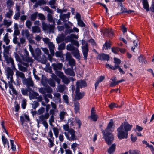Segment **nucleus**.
I'll use <instances>...</instances> for the list:
<instances>
[{
  "mask_svg": "<svg viewBox=\"0 0 154 154\" xmlns=\"http://www.w3.org/2000/svg\"><path fill=\"white\" fill-rule=\"evenodd\" d=\"M67 114L66 112L63 111L61 112L59 114L60 119L63 120L65 116H67Z\"/></svg>",
  "mask_w": 154,
  "mask_h": 154,
  "instance_id": "7c9ffc66",
  "label": "nucleus"
},
{
  "mask_svg": "<svg viewBox=\"0 0 154 154\" xmlns=\"http://www.w3.org/2000/svg\"><path fill=\"white\" fill-rule=\"evenodd\" d=\"M77 87L79 89V88H82L83 87L86 86V84L85 81L80 80L77 81L76 82Z\"/></svg>",
  "mask_w": 154,
  "mask_h": 154,
  "instance_id": "4468645a",
  "label": "nucleus"
},
{
  "mask_svg": "<svg viewBox=\"0 0 154 154\" xmlns=\"http://www.w3.org/2000/svg\"><path fill=\"white\" fill-rule=\"evenodd\" d=\"M16 75L17 77H20L22 79H24L25 78L24 74L23 73L19 71L16 69Z\"/></svg>",
  "mask_w": 154,
  "mask_h": 154,
  "instance_id": "5701e85b",
  "label": "nucleus"
},
{
  "mask_svg": "<svg viewBox=\"0 0 154 154\" xmlns=\"http://www.w3.org/2000/svg\"><path fill=\"white\" fill-rule=\"evenodd\" d=\"M119 51V48H118L114 47L112 48V51L114 53L117 54Z\"/></svg>",
  "mask_w": 154,
  "mask_h": 154,
  "instance_id": "4d7b16f0",
  "label": "nucleus"
},
{
  "mask_svg": "<svg viewBox=\"0 0 154 154\" xmlns=\"http://www.w3.org/2000/svg\"><path fill=\"white\" fill-rule=\"evenodd\" d=\"M48 138H51V139H54V138L53 137V134L51 131V130L50 131L48 132Z\"/></svg>",
  "mask_w": 154,
  "mask_h": 154,
  "instance_id": "13d9d810",
  "label": "nucleus"
},
{
  "mask_svg": "<svg viewBox=\"0 0 154 154\" xmlns=\"http://www.w3.org/2000/svg\"><path fill=\"white\" fill-rule=\"evenodd\" d=\"M54 118L53 115L51 116L49 120V123L51 126H52V122H54Z\"/></svg>",
  "mask_w": 154,
  "mask_h": 154,
  "instance_id": "052dcab7",
  "label": "nucleus"
},
{
  "mask_svg": "<svg viewBox=\"0 0 154 154\" xmlns=\"http://www.w3.org/2000/svg\"><path fill=\"white\" fill-rule=\"evenodd\" d=\"M139 151L137 150H130L128 151L125 152L124 154H137L139 153Z\"/></svg>",
  "mask_w": 154,
  "mask_h": 154,
  "instance_id": "bb28decb",
  "label": "nucleus"
},
{
  "mask_svg": "<svg viewBox=\"0 0 154 154\" xmlns=\"http://www.w3.org/2000/svg\"><path fill=\"white\" fill-rule=\"evenodd\" d=\"M73 39H72L70 35L67 36L65 37V41L66 42H71L72 43L73 42Z\"/></svg>",
  "mask_w": 154,
  "mask_h": 154,
  "instance_id": "a18cd8bd",
  "label": "nucleus"
},
{
  "mask_svg": "<svg viewBox=\"0 0 154 154\" xmlns=\"http://www.w3.org/2000/svg\"><path fill=\"white\" fill-rule=\"evenodd\" d=\"M114 125L112 119H111L105 130H102V132L103 137L107 143L111 144L113 142L114 139L113 135L111 132L114 130Z\"/></svg>",
  "mask_w": 154,
  "mask_h": 154,
  "instance_id": "f03ea898",
  "label": "nucleus"
},
{
  "mask_svg": "<svg viewBox=\"0 0 154 154\" xmlns=\"http://www.w3.org/2000/svg\"><path fill=\"white\" fill-rule=\"evenodd\" d=\"M70 15V13L69 12L68 13L66 14H63L60 15V18L63 21H65V20L67 19H69Z\"/></svg>",
  "mask_w": 154,
  "mask_h": 154,
  "instance_id": "6ab92c4d",
  "label": "nucleus"
},
{
  "mask_svg": "<svg viewBox=\"0 0 154 154\" xmlns=\"http://www.w3.org/2000/svg\"><path fill=\"white\" fill-rule=\"evenodd\" d=\"M18 69L20 70L23 72H26L27 70V67H24L20 64H18Z\"/></svg>",
  "mask_w": 154,
  "mask_h": 154,
  "instance_id": "2f4dec72",
  "label": "nucleus"
},
{
  "mask_svg": "<svg viewBox=\"0 0 154 154\" xmlns=\"http://www.w3.org/2000/svg\"><path fill=\"white\" fill-rule=\"evenodd\" d=\"M49 116V114L48 112H47L44 115H42L39 116V119H37V121L38 123L40 122L45 121V119H47Z\"/></svg>",
  "mask_w": 154,
  "mask_h": 154,
  "instance_id": "1a4fd4ad",
  "label": "nucleus"
},
{
  "mask_svg": "<svg viewBox=\"0 0 154 154\" xmlns=\"http://www.w3.org/2000/svg\"><path fill=\"white\" fill-rule=\"evenodd\" d=\"M65 44L64 43H62L58 46V49L59 50H61L64 49L65 48Z\"/></svg>",
  "mask_w": 154,
  "mask_h": 154,
  "instance_id": "8fccbe9b",
  "label": "nucleus"
},
{
  "mask_svg": "<svg viewBox=\"0 0 154 154\" xmlns=\"http://www.w3.org/2000/svg\"><path fill=\"white\" fill-rule=\"evenodd\" d=\"M66 89V87L63 85H59L57 87V91L60 92H63Z\"/></svg>",
  "mask_w": 154,
  "mask_h": 154,
  "instance_id": "412c9836",
  "label": "nucleus"
},
{
  "mask_svg": "<svg viewBox=\"0 0 154 154\" xmlns=\"http://www.w3.org/2000/svg\"><path fill=\"white\" fill-rule=\"evenodd\" d=\"M75 48H75L74 46L71 44H68L66 46V49L69 51H72Z\"/></svg>",
  "mask_w": 154,
  "mask_h": 154,
  "instance_id": "72a5a7b5",
  "label": "nucleus"
},
{
  "mask_svg": "<svg viewBox=\"0 0 154 154\" xmlns=\"http://www.w3.org/2000/svg\"><path fill=\"white\" fill-rule=\"evenodd\" d=\"M32 32L33 33H39L41 32L40 28L37 26L32 27Z\"/></svg>",
  "mask_w": 154,
  "mask_h": 154,
  "instance_id": "b1692460",
  "label": "nucleus"
},
{
  "mask_svg": "<svg viewBox=\"0 0 154 154\" xmlns=\"http://www.w3.org/2000/svg\"><path fill=\"white\" fill-rule=\"evenodd\" d=\"M38 93L33 92L32 94H29V97L30 99H33L35 98V97L38 96Z\"/></svg>",
  "mask_w": 154,
  "mask_h": 154,
  "instance_id": "f704fd0d",
  "label": "nucleus"
},
{
  "mask_svg": "<svg viewBox=\"0 0 154 154\" xmlns=\"http://www.w3.org/2000/svg\"><path fill=\"white\" fill-rule=\"evenodd\" d=\"M63 99L64 100V102L67 104H68V96L66 95H64L63 96Z\"/></svg>",
  "mask_w": 154,
  "mask_h": 154,
  "instance_id": "6e6d98bb",
  "label": "nucleus"
},
{
  "mask_svg": "<svg viewBox=\"0 0 154 154\" xmlns=\"http://www.w3.org/2000/svg\"><path fill=\"white\" fill-rule=\"evenodd\" d=\"M39 103L37 101H34L32 104V108L34 109H35L38 106Z\"/></svg>",
  "mask_w": 154,
  "mask_h": 154,
  "instance_id": "603ef678",
  "label": "nucleus"
},
{
  "mask_svg": "<svg viewBox=\"0 0 154 154\" xmlns=\"http://www.w3.org/2000/svg\"><path fill=\"white\" fill-rule=\"evenodd\" d=\"M48 45L49 49H54V45L52 42H50Z\"/></svg>",
  "mask_w": 154,
  "mask_h": 154,
  "instance_id": "338daca9",
  "label": "nucleus"
},
{
  "mask_svg": "<svg viewBox=\"0 0 154 154\" xmlns=\"http://www.w3.org/2000/svg\"><path fill=\"white\" fill-rule=\"evenodd\" d=\"M131 38L134 39L133 41V44L134 45V47L133 46L131 48V50L134 51V49L136 47H137V40L136 39V37L134 35H132L131 36Z\"/></svg>",
  "mask_w": 154,
  "mask_h": 154,
  "instance_id": "ddd939ff",
  "label": "nucleus"
},
{
  "mask_svg": "<svg viewBox=\"0 0 154 154\" xmlns=\"http://www.w3.org/2000/svg\"><path fill=\"white\" fill-rule=\"evenodd\" d=\"M56 2V0H51L49 2V4L51 5V8H54L55 7L54 5L55 4Z\"/></svg>",
  "mask_w": 154,
  "mask_h": 154,
  "instance_id": "49530a36",
  "label": "nucleus"
},
{
  "mask_svg": "<svg viewBox=\"0 0 154 154\" xmlns=\"http://www.w3.org/2000/svg\"><path fill=\"white\" fill-rule=\"evenodd\" d=\"M143 129V128L142 127L139 125H137L135 131L136 132L138 131V132H140V131H142Z\"/></svg>",
  "mask_w": 154,
  "mask_h": 154,
  "instance_id": "0e129e2a",
  "label": "nucleus"
},
{
  "mask_svg": "<svg viewBox=\"0 0 154 154\" xmlns=\"http://www.w3.org/2000/svg\"><path fill=\"white\" fill-rule=\"evenodd\" d=\"M105 32L108 33L110 36H112L113 35V31L111 29H106Z\"/></svg>",
  "mask_w": 154,
  "mask_h": 154,
  "instance_id": "864d4df0",
  "label": "nucleus"
},
{
  "mask_svg": "<svg viewBox=\"0 0 154 154\" xmlns=\"http://www.w3.org/2000/svg\"><path fill=\"white\" fill-rule=\"evenodd\" d=\"M3 40L6 45H8L9 44L10 40L9 39L8 37V33H6L4 36L3 38Z\"/></svg>",
  "mask_w": 154,
  "mask_h": 154,
  "instance_id": "c756f323",
  "label": "nucleus"
},
{
  "mask_svg": "<svg viewBox=\"0 0 154 154\" xmlns=\"http://www.w3.org/2000/svg\"><path fill=\"white\" fill-rule=\"evenodd\" d=\"M2 139L5 147H7L8 148H9V145L8 141L4 136H2Z\"/></svg>",
  "mask_w": 154,
  "mask_h": 154,
  "instance_id": "2eb2a0df",
  "label": "nucleus"
},
{
  "mask_svg": "<svg viewBox=\"0 0 154 154\" xmlns=\"http://www.w3.org/2000/svg\"><path fill=\"white\" fill-rule=\"evenodd\" d=\"M74 109L76 113L79 112V104L78 102L74 103Z\"/></svg>",
  "mask_w": 154,
  "mask_h": 154,
  "instance_id": "c85d7f7f",
  "label": "nucleus"
},
{
  "mask_svg": "<svg viewBox=\"0 0 154 154\" xmlns=\"http://www.w3.org/2000/svg\"><path fill=\"white\" fill-rule=\"evenodd\" d=\"M103 49L105 50L108 49L110 48V45L109 43L106 41L105 43L103 45Z\"/></svg>",
  "mask_w": 154,
  "mask_h": 154,
  "instance_id": "4c0bfd02",
  "label": "nucleus"
},
{
  "mask_svg": "<svg viewBox=\"0 0 154 154\" xmlns=\"http://www.w3.org/2000/svg\"><path fill=\"white\" fill-rule=\"evenodd\" d=\"M72 54L77 59L79 60L80 59V56L79 55V51L78 49L76 48L72 51Z\"/></svg>",
  "mask_w": 154,
  "mask_h": 154,
  "instance_id": "dca6fc26",
  "label": "nucleus"
},
{
  "mask_svg": "<svg viewBox=\"0 0 154 154\" xmlns=\"http://www.w3.org/2000/svg\"><path fill=\"white\" fill-rule=\"evenodd\" d=\"M65 37L63 34H60L59 36L57 37L56 38V41L57 43H59L65 40Z\"/></svg>",
  "mask_w": 154,
  "mask_h": 154,
  "instance_id": "f3484780",
  "label": "nucleus"
},
{
  "mask_svg": "<svg viewBox=\"0 0 154 154\" xmlns=\"http://www.w3.org/2000/svg\"><path fill=\"white\" fill-rule=\"evenodd\" d=\"M3 47L4 49V56H5V55H7L6 54H8L9 52V50L10 48V45L5 46L4 45H3Z\"/></svg>",
  "mask_w": 154,
  "mask_h": 154,
  "instance_id": "4be33fe9",
  "label": "nucleus"
},
{
  "mask_svg": "<svg viewBox=\"0 0 154 154\" xmlns=\"http://www.w3.org/2000/svg\"><path fill=\"white\" fill-rule=\"evenodd\" d=\"M13 15V11L11 10L10 9L8 12H7L5 15V16L6 17L10 18Z\"/></svg>",
  "mask_w": 154,
  "mask_h": 154,
  "instance_id": "37998d69",
  "label": "nucleus"
},
{
  "mask_svg": "<svg viewBox=\"0 0 154 154\" xmlns=\"http://www.w3.org/2000/svg\"><path fill=\"white\" fill-rule=\"evenodd\" d=\"M48 20L50 22H52L53 19L51 14L50 13L48 14L47 15Z\"/></svg>",
  "mask_w": 154,
  "mask_h": 154,
  "instance_id": "bf43d9fd",
  "label": "nucleus"
},
{
  "mask_svg": "<svg viewBox=\"0 0 154 154\" xmlns=\"http://www.w3.org/2000/svg\"><path fill=\"white\" fill-rule=\"evenodd\" d=\"M53 130L55 136L56 137H57L59 132V129L57 128L54 127L53 128Z\"/></svg>",
  "mask_w": 154,
  "mask_h": 154,
  "instance_id": "e433bc0d",
  "label": "nucleus"
},
{
  "mask_svg": "<svg viewBox=\"0 0 154 154\" xmlns=\"http://www.w3.org/2000/svg\"><path fill=\"white\" fill-rule=\"evenodd\" d=\"M48 140L49 142V147L50 148L52 147L53 146L54 144L53 143L54 139L48 138Z\"/></svg>",
  "mask_w": 154,
  "mask_h": 154,
  "instance_id": "680f3d73",
  "label": "nucleus"
},
{
  "mask_svg": "<svg viewBox=\"0 0 154 154\" xmlns=\"http://www.w3.org/2000/svg\"><path fill=\"white\" fill-rule=\"evenodd\" d=\"M116 147V145L115 144H112L110 147L108 149V153H113L115 150Z\"/></svg>",
  "mask_w": 154,
  "mask_h": 154,
  "instance_id": "393cba45",
  "label": "nucleus"
},
{
  "mask_svg": "<svg viewBox=\"0 0 154 154\" xmlns=\"http://www.w3.org/2000/svg\"><path fill=\"white\" fill-rule=\"evenodd\" d=\"M55 55L57 57H62L63 56V54L61 51H57L55 53Z\"/></svg>",
  "mask_w": 154,
  "mask_h": 154,
  "instance_id": "774afa93",
  "label": "nucleus"
},
{
  "mask_svg": "<svg viewBox=\"0 0 154 154\" xmlns=\"http://www.w3.org/2000/svg\"><path fill=\"white\" fill-rule=\"evenodd\" d=\"M21 33L23 36H26V37L29 34L28 30L26 29L22 30Z\"/></svg>",
  "mask_w": 154,
  "mask_h": 154,
  "instance_id": "473e14b6",
  "label": "nucleus"
},
{
  "mask_svg": "<svg viewBox=\"0 0 154 154\" xmlns=\"http://www.w3.org/2000/svg\"><path fill=\"white\" fill-rule=\"evenodd\" d=\"M61 79L62 82L65 84H67L70 82V81L68 78L65 76H64Z\"/></svg>",
  "mask_w": 154,
  "mask_h": 154,
  "instance_id": "58836bf2",
  "label": "nucleus"
},
{
  "mask_svg": "<svg viewBox=\"0 0 154 154\" xmlns=\"http://www.w3.org/2000/svg\"><path fill=\"white\" fill-rule=\"evenodd\" d=\"M52 66L53 67V69L55 72L57 71L58 70H61L62 69L63 64L61 63H53L52 64Z\"/></svg>",
  "mask_w": 154,
  "mask_h": 154,
  "instance_id": "9d476101",
  "label": "nucleus"
},
{
  "mask_svg": "<svg viewBox=\"0 0 154 154\" xmlns=\"http://www.w3.org/2000/svg\"><path fill=\"white\" fill-rule=\"evenodd\" d=\"M38 12H35L32 14L31 16V20L32 21H34L36 18L37 16Z\"/></svg>",
  "mask_w": 154,
  "mask_h": 154,
  "instance_id": "ea45409f",
  "label": "nucleus"
},
{
  "mask_svg": "<svg viewBox=\"0 0 154 154\" xmlns=\"http://www.w3.org/2000/svg\"><path fill=\"white\" fill-rule=\"evenodd\" d=\"M79 91V89L78 88H76L75 91V98L78 100H79L82 98L84 95V93H81Z\"/></svg>",
  "mask_w": 154,
  "mask_h": 154,
  "instance_id": "f8f14e48",
  "label": "nucleus"
},
{
  "mask_svg": "<svg viewBox=\"0 0 154 154\" xmlns=\"http://www.w3.org/2000/svg\"><path fill=\"white\" fill-rule=\"evenodd\" d=\"M109 106L110 109H112L116 107H120L121 106H119L118 105H117L115 103H111L110 104H109Z\"/></svg>",
  "mask_w": 154,
  "mask_h": 154,
  "instance_id": "c03bdc74",
  "label": "nucleus"
},
{
  "mask_svg": "<svg viewBox=\"0 0 154 154\" xmlns=\"http://www.w3.org/2000/svg\"><path fill=\"white\" fill-rule=\"evenodd\" d=\"M14 55L17 61L21 63H22L24 62H22V61H23L22 58H20L19 55L16 53H14Z\"/></svg>",
  "mask_w": 154,
  "mask_h": 154,
  "instance_id": "a878e982",
  "label": "nucleus"
},
{
  "mask_svg": "<svg viewBox=\"0 0 154 154\" xmlns=\"http://www.w3.org/2000/svg\"><path fill=\"white\" fill-rule=\"evenodd\" d=\"M94 121H96L98 118V116L96 114L95 111L94 107L92 108L91 111V116L89 117Z\"/></svg>",
  "mask_w": 154,
  "mask_h": 154,
  "instance_id": "6e6552de",
  "label": "nucleus"
},
{
  "mask_svg": "<svg viewBox=\"0 0 154 154\" xmlns=\"http://www.w3.org/2000/svg\"><path fill=\"white\" fill-rule=\"evenodd\" d=\"M55 73L61 79L65 76L63 73L61 71H57L55 72Z\"/></svg>",
  "mask_w": 154,
  "mask_h": 154,
  "instance_id": "de8ad7c7",
  "label": "nucleus"
},
{
  "mask_svg": "<svg viewBox=\"0 0 154 154\" xmlns=\"http://www.w3.org/2000/svg\"><path fill=\"white\" fill-rule=\"evenodd\" d=\"M143 4L144 8L146 9L147 11H149V6L147 0H143Z\"/></svg>",
  "mask_w": 154,
  "mask_h": 154,
  "instance_id": "cd10ccee",
  "label": "nucleus"
},
{
  "mask_svg": "<svg viewBox=\"0 0 154 154\" xmlns=\"http://www.w3.org/2000/svg\"><path fill=\"white\" fill-rule=\"evenodd\" d=\"M82 44L83 45V46L82 47V51L84 56V58L85 60H86L87 59L88 51V45L87 43L84 41H82Z\"/></svg>",
  "mask_w": 154,
  "mask_h": 154,
  "instance_id": "39448f33",
  "label": "nucleus"
},
{
  "mask_svg": "<svg viewBox=\"0 0 154 154\" xmlns=\"http://www.w3.org/2000/svg\"><path fill=\"white\" fill-rule=\"evenodd\" d=\"M24 51L25 55H22L21 57L22 58L23 61L26 62H23L22 63V64L27 67L29 66V63H33V60L31 57H29V53L27 49L25 48Z\"/></svg>",
  "mask_w": 154,
  "mask_h": 154,
  "instance_id": "7ed1b4c3",
  "label": "nucleus"
},
{
  "mask_svg": "<svg viewBox=\"0 0 154 154\" xmlns=\"http://www.w3.org/2000/svg\"><path fill=\"white\" fill-rule=\"evenodd\" d=\"M24 83L27 86H32L33 82L32 79L30 78L26 79L24 80Z\"/></svg>",
  "mask_w": 154,
  "mask_h": 154,
  "instance_id": "a211bd4d",
  "label": "nucleus"
},
{
  "mask_svg": "<svg viewBox=\"0 0 154 154\" xmlns=\"http://www.w3.org/2000/svg\"><path fill=\"white\" fill-rule=\"evenodd\" d=\"M3 23L4 24V25L7 26L8 27L11 24L12 22L5 19L4 20Z\"/></svg>",
  "mask_w": 154,
  "mask_h": 154,
  "instance_id": "a19ab883",
  "label": "nucleus"
},
{
  "mask_svg": "<svg viewBox=\"0 0 154 154\" xmlns=\"http://www.w3.org/2000/svg\"><path fill=\"white\" fill-rule=\"evenodd\" d=\"M53 95L54 97H56V98H57L59 102V103H61V95L60 94L58 93L55 92L53 94Z\"/></svg>",
  "mask_w": 154,
  "mask_h": 154,
  "instance_id": "79ce46f5",
  "label": "nucleus"
},
{
  "mask_svg": "<svg viewBox=\"0 0 154 154\" xmlns=\"http://www.w3.org/2000/svg\"><path fill=\"white\" fill-rule=\"evenodd\" d=\"M5 59L8 63H10L11 64V67L13 70H16L15 66L14 63L13 59L11 57H9L7 55H5L4 57Z\"/></svg>",
  "mask_w": 154,
  "mask_h": 154,
  "instance_id": "423d86ee",
  "label": "nucleus"
},
{
  "mask_svg": "<svg viewBox=\"0 0 154 154\" xmlns=\"http://www.w3.org/2000/svg\"><path fill=\"white\" fill-rule=\"evenodd\" d=\"M64 134L67 139L69 140H74L76 139L75 131L73 130H70L68 132H65Z\"/></svg>",
  "mask_w": 154,
  "mask_h": 154,
  "instance_id": "20e7f679",
  "label": "nucleus"
},
{
  "mask_svg": "<svg viewBox=\"0 0 154 154\" xmlns=\"http://www.w3.org/2000/svg\"><path fill=\"white\" fill-rule=\"evenodd\" d=\"M42 26L43 29L45 31L48 30V27L49 25H47L44 22H42Z\"/></svg>",
  "mask_w": 154,
  "mask_h": 154,
  "instance_id": "09e8293b",
  "label": "nucleus"
},
{
  "mask_svg": "<svg viewBox=\"0 0 154 154\" xmlns=\"http://www.w3.org/2000/svg\"><path fill=\"white\" fill-rule=\"evenodd\" d=\"M12 0H8L7 2V5L10 7L12 6L14 4V2H13Z\"/></svg>",
  "mask_w": 154,
  "mask_h": 154,
  "instance_id": "e2e57ef3",
  "label": "nucleus"
},
{
  "mask_svg": "<svg viewBox=\"0 0 154 154\" xmlns=\"http://www.w3.org/2000/svg\"><path fill=\"white\" fill-rule=\"evenodd\" d=\"M11 144V149L13 151H14L16 149L15 146L14 144V141L13 140H10Z\"/></svg>",
  "mask_w": 154,
  "mask_h": 154,
  "instance_id": "5fc2aeb1",
  "label": "nucleus"
},
{
  "mask_svg": "<svg viewBox=\"0 0 154 154\" xmlns=\"http://www.w3.org/2000/svg\"><path fill=\"white\" fill-rule=\"evenodd\" d=\"M65 72L67 75L70 76H74L75 75L74 72L72 69L68 68L65 71Z\"/></svg>",
  "mask_w": 154,
  "mask_h": 154,
  "instance_id": "aec40b11",
  "label": "nucleus"
},
{
  "mask_svg": "<svg viewBox=\"0 0 154 154\" xmlns=\"http://www.w3.org/2000/svg\"><path fill=\"white\" fill-rule=\"evenodd\" d=\"M69 64L71 66H74L75 64V60L73 58L69 60Z\"/></svg>",
  "mask_w": 154,
  "mask_h": 154,
  "instance_id": "69168bd1",
  "label": "nucleus"
},
{
  "mask_svg": "<svg viewBox=\"0 0 154 154\" xmlns=\"http://www.w3.org/2000/svg\"><path fill=\"white\" fill-rule=\"evenodd\" d=\"M26 105V100L25 99H23L22 102V107L23 109L25 108Z\"/></svg>",
  "mask_w": 154,
  "mask_h": 154,
  "instance_id": "3c124183",
  "label": "nucleus"
},
{
  "mask_svg": "<svg viewBox=\"0 0 154 154\" xmlns=\"http://www.w3.org/2000/svg\"><path fill=\"white\" fill-rule=\"evenodd\" d=\"M6 71L8 82H13V71L10 67H8L6 69Z\"/></svg>",
  "mask_w": 154,
  "mask_h": 154,
  "instance_id": "0eeeda50",
  "label": "nucleus"
},
{
  "mask_svg": "<svg viewBox=\"0 0 154 154\" xmlns=\"http://www.w3.org/2000/svg\"><path fill=\"white\" fill-rule=\"evenodd\" d=\"M48 83L51 87H54L55 86V84L54 81L51 79H50L48 80Z\"/></svg>",
  "mask_w": 154,
  "mask_h": 154,
  "instance_id": "c9c22d12",
  "label": "nucleus"
},
{
  "mask_svg": "<svg viewBox=\"0 0 154 154\" xmlns=\"http://www.w3.org/2000/svg\"><path fill=\"white\" fill-rule=\"evenodd\" d=\"M97 58L101 60L108 61L109 59V57L108 55L106 54H102L99 55Z\"/></svg>",
  "mask_w": 154,
  "mask_h": 154,
  "instance_id": "9b49d317",
  "label": "nucleus"
},
{
  "mask_svg": "<svg viewBox=\"0 0 154 154\" xmlns=\"http://www.w3.org/2000/svg\"><path fill=\"white\" fill-rule=\"evenodd\" d=\"M132 127V125L126 121L122 123L117 129L118 138L120 139L127 138L128 132L131 130Z\"/></svg>",
  "mask_w": 154,
  "mask_h": 154,
  "instance_id": "f257e3e1",
  "label": "nucleus"
}]
</instances>
